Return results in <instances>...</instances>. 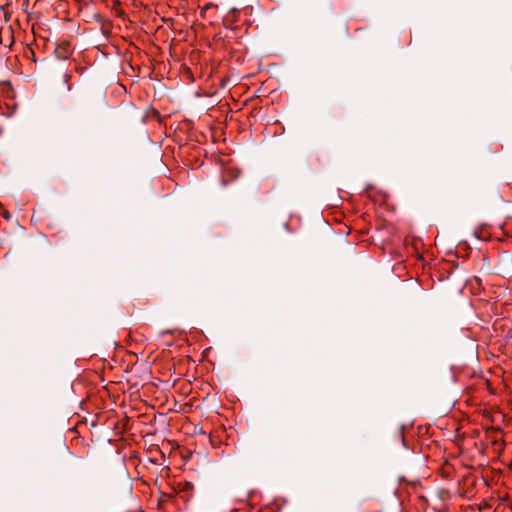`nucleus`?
Masks as SVG:
<instances>
[{"mask_svg": "<svg viewBox=\"0 0 512 512\" xmlns=\"http://www.w3.org/2000/svg\"><path fill=\"white\" fill-rule=\"evenodd\" d=\"M54 53L58 59H68L72 54L71 44L69 42H62L58 44L55 48Z\"/></svg>", "mask_w": 512, "mask_h": 512, "instance_id": "f257e3e1", "label": "nucleus"}, {"mask_svg": "<svg viewBox=\"0 0 512 512\" xmlns=\"http://www.w3.org/2000/svg\"><path fill=\"white\" fill-rule=\"evenodd\" d=\"M179 489L181 492H186L188 495H191L194 490V485L192 482L184 481L179 483Z\"/></svg>", "mask_w": 512, "mask_h": 512, "instance_id": "f03ea898", "label": "nucleus"}, {"mask_svg": "<svg viewBox=\"0 0 512 512\" xmlns=\"http://www.w3.org/2000/svg\"><path fill=\"white\" fill-rule=\"evenodd\" d=\"M7 34H8V37H9L10 41H9V43H4V45L7 46V47H11V45L14 42L13 41V36H12L11 32H9V31L7 32ZM3 42H5V39H3L2 33H0V43L3 44Z\"/></svg>", "mask_w": 512, "mask_h": 512, "instance_id": "7ed1b4c3", "label": "nucleus"}, {"mask_svg": "<svg viewBox=\"0 0 512 512\" xmlns=\"http://www.w3.org/2000/svg\"><path fill=\"white\" fill-rule=\"evenodd\" d=\"M7 34H8V37H9L10 41H9V43H4V45L7 46V47H11V45L14 42L13 41V36H12L11 32H9V31L7 32ZM3 42H5V39H3L2 33H0V43L3 44Z\"/></svg>", "mask_w": 512, "mask_h": 512, "instance_id": "20e7f679", "label": "nucleus"}, {"mask_svg": "<svg viewBox=\"0 0 512 512\" xmlns=\"http://www.w3.org/2000/svg\"><path fill=\"white\" fill-rule=\"evenodd\" d=\"M107 6H111L112 8H115L120 5L119 0H105Z\"/></svg>", "mask_w": 512, "mask_h": 512, "instance_id": "39448f33", "label": "nucleus"}, {"mask_svg": "<svg viewBox=\"0 0 512 512\" xmlns=\"http://www.w3.org/2000/svg\"><path fill=\"white\" fill-rule=\"evenodd\" d=\"M208 7H209L208 5H205V7L202 9V12H203L204 10H206Z\"/></svg>", "mask_w": 512, "mask_h": 512, "instance_id": "423d86ee", "label": "nucleus"}]
</instances>
